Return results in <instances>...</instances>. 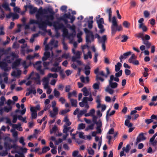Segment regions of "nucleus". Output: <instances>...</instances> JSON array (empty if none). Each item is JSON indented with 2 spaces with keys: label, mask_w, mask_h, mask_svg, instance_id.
<instances>
[{
  "label": "nucleus",
  "mask_w": 157,
  "mask_h": 157,
  "mask_svg": "<svg viewBox=\"0 0 157 157\" xmlns=\"http://www.w3.org/2000/svg\"><path fill=\"white\" fill-rule=\"evenodd\" d=\"M29 23L31 24H35L38 25L39 28L45 32H47V25L51 26L52 25V22L48 20L43 21L41 20L36 21L34 19H30Z\"/></svg>",
  "instance_id": "nucleus-1"
},
{
  "label": "nucleus",
  "mask_w": 157,
  "mask_h": 157,
  "mask_svg": "<svg viewBox=\"0 0 157 157\" xmlns=\"http://www.w3.org/2000/svg\"><path fill=\"white\" fill-rule=\"evenodd\" d=\"M20 62V59H17L12 64V68L13 69L17 70V74H16V72L15 71H13L11 73V75L14 77L19 76L21 74V71L20 70L17 69V67L19 65Z\"/></svg>",
  "instance_id": "nucleus-2"
},
{
  "label": "nucleus",
  "mask_w": 157,
  "mask_h": 157,
  "mask_svg": "<svg viewBox=\"0 0 157 157\" xmlns=\"http://www.w3.org/2000/svg\"><path fill=\"white\" fill-rule=\"evenodd\" d=\"M37 13L36 15V18L37 20H42V17L40 16L43 14H47L48 13H51L52 12V9L51 8H48L47 9H42V7H40L38 10L37 12Z\"/></svg>",
  "instance_id": "nucleus-3"
},
{
  "label": "nucleus",
  "mask_w": 157,
  "mask_h": 157,
  "mask_svg": "<svg viewBox=\"0 0 157 157\" xmlns=\"http://www.w3.org/2000/svg\"><path fill=\"white\" fill-rule=\"evenodd\" d=\"M84 31L86 34V42L90 43L94 40V35L93 32L88 30L87 28L84 29Z\"/></svg>",
  "instance_id": "nucleus-4"
},
{
  "label": "nucleus",
  "mask_w": 157,
  "mask_h": 157,
  "mask_svg": "<svg viewBox=\"0 0 157 157\" xmlns=\"http://www.w3.org/2000/svg\"><path fill=\"white\" fill-rule=\"evenodd\" d=\"M67 19H69L71 20V23H73L75 19V17L74 16H71L70 13H65L62 17L59 18V20L60 21H64L65 24H67L68 23V21Z\"/></svg>",
  "instance_id": "nucleus-5"
},
{
  "label": "nucleus",
  "mask_w": 157,
  "mask_h": 157,
  "mask_svg": "<svg viewBox=\"0 0 157 157\" xmlns=\"http://www.w3.org/2000/svg\"><path fill=\"white\" fill-rule=\"evenodd\" d=\"M0 67L5 71H8L10 69V67H8V64L6 62H0Z\"/></svg>",
  "instance_id": "nucleus-6"
},
{
  "label": "nucleus",
  "mask_w": 157,
  "mask_h": 157,
  "mask_svg": "<svg viewBox=\"0 0 157 157\" xmlns=\"http://www.w3.org/2000/svg\"><path fill=\"white\" fill-rule=\"evenodd\" d=\"M24 7L27 9L29 8L30 9L29 13L31 14H33L37 11V8L36 7H33L32 5H26Z\"/></svg>",
  "instance_id": "nucleus-7"
},
{
  "label": "nucleus",
  "mask_w": 157,
  "mask_h": 157,
  "mask_svg": "<svg viewBox=\"0 0 157 157\" xmlns=\"http://www.w3.org/2000/svg\"><path fill=\"white\" fill-rule=\"evenodd\" d=\"M146 139V138L144 136V133L143 132H141L140 133L139 135L137 136L135 144L137 145L140 142Z\"/></svg>",
  "instance_id": "nucleus-8"
},
{
  "label": "nucleus",
  "mask_w": 157,
  "mask_h": 157,
  "mask_svg": "<svg viewBox=\"0 0 157 157\" xmlns=\"http://www.w3.org/2000/svg\"><path fill=\"white\" fill-rule=\"evenodd\" d=\"M58 28V29H63V34L66 36L68 34V32L64 25L62 23L59 24Z\"/></svg>",
  "instance_id": "nucleus-9"
},
{
  "label": "nucleus",
  "mask_w": 157,
  "mask_h": 157,
  "mask_svg": "<svg viewBox=\"0 0 157 157\" xmlns=\"http://www.w3.org/2000/svg\"><path fill=\"white\" fill-rule=\"evenodd\" d=\"M131 54V52L129 51L124 53L123 55H121L119 59H120V62H122V60L125 59L128 57Z\"/></svg>",
  "instance_id": "nucleus-10"
},
{
  "label": "nucleus",
  "mask_w": 157,
  "mask_h": 157,
  "mask_svg": "<svg viewBox=\"0 0 157 157\" xmlns=\"http://www.w3.org/2000/svg\"><path fill=\"white\" fill-rule=\"evenodd\" d=\"M12 132H13V137L15 138V139L14 140H13L11 139L10 138H8V140L10 142H16L17 140V131L14 130L13 131L12 130Z\"/></svg>",
  "instance_id": "nucleus-11"
},
{
  "label": "nucleus",
  "mask_w": 157,
  "mask_h": 157,
  "mask_svg": "<svg viewBox=\"0 0 157 157\" xmlns=\"http://www.w3.org/2000/svg\"><path fill=\"white\" fill-rule=\"evenodd\" d=\"M50 56V53L49 52H45L44 53V56L42 57V59L43 61L47 60Z\"/></svg>",
  "instance_id": "nucleus-12"
},
{
  "label": "nucleus",
  "mask_w": 157,
  "mask_h": 157,
  "mask_svg": "<svg viewBox=\"0 0 157 157\" xmlns=\"http://www.w3.org/2000/svg\"><path fill=\"white\" fill-rule=\"evenodd\" d=\"M109 87L112 89H115L118 86V84L116 82H113V81H112L110 80H109Z\"/></svg>",
  "instance_id": "nucleus-13"
},
{
  "label": "nucleus",
  "mask_w": 157,
  "mask_h": 157,
  "mask_svg": "<svg viewBox=\"0 0 157 157\" xmlns=\"http://www.w3.org/2000/svg\"><path fill=\"white\" fill-rule=\"evenodd\" d=\"M21 124L20 123H18L17 124H13L12 127L14 128L17 129L20 131H22V128L21 127Z\"/></svg>",
  "instance_id": "nucleus-14"
},
{
  "label": "nucleus",
  "mask_w": 157,
  "mask_h": 157,
  "mask_svg": "<svg viewBox=\"0 0 157 157\" xmlns=\"http://www.w3.org/2000/svg\"><path fill=\"white\" fill-rule=\"evenodd\" d=\"M52 12L51 13H50L51 14L49 15H47L45 16V17L47 18V20H48H48L49 19L51 20H53L54 19V15L55 13L53 11V10L52 9Z\"/></svg>",
  "instance_id": "nucleus-15"
},
{
  "label": "nucleus",
  "mask_w": 157,
  "mask_h": 157,
  "mask_svg": "<svg viewBox=\"0 0 157 157\" xmlns=\"http://www.w3.org/2000/svg\"><path fill=\"white\" fill-rule=\"evenodd\" d=\"M30 111L32 112L31 117L32 119H36L37 117V111H34L33 108L30 109Z\"/></svg>",
  "instance_id": "nucleus-16"
},
{
  "label": "nucleus",
  "mask_w": 157,
  "mask_h": 157,
  "mask_svg": "<svg viewBox=\"0 0 157 157\" xmlns=\"http://www.w3.org/2000/svg\"><path fill=\"white\" fill-rule=\"evenodd\" d=\"M105 91L110 94H113L114 92V90L112 89V88H110L109 86H107L105 90Z\"/></svg>",
  "instance_id": "nucleus-17"
},
{
  "label": "nucleus",
  "mask_w": 157,
  "mask_h": 157,
  "mask_svg": "<svg viewBox=\"0 0 157 157\" xmlns=\"http://www.w3.org/2000/svg\"><path fill=\"white\" fill-rule=\"evenodd\" d=\"M107 13L109 14V22L111 21V17L112 16V10L111 8H108L106 11Z\"/></svg>",
  "instance_id": "nucleus-18"
},
{
  "label": "nucleus",
  "mask_w": 157,
  "mask_h": 157,
  "mask_svg": "<svg viewBox=\"0 0 157 157\" xmlns=\"http://www.w3.org/2000/svg\"><path fill=\"white\" fill-rule=\"evenodd\" d=\"M81 91L83 92V94L85 96H87L89 95V92L86 87L83 88L82 89Z\"/></svg>",
  "instance_id": "nucleus-19"
},
{
  "label": "nucleus",
  "mask_w": 157,
  "mask_h": 157,
  "mask_svg": "<svg viewBox=\"0 0 157 157\" xmlns=\"http://www.w3.org/2000/svg\"><path fill=\"white\" fill-rule=\"evenodd\" d=\"M122 67V64L119 62H118L117 64L115 65V71L116 72H118L119 71L121 67Z\"/></svg>",
  "instance_id": "nucleus-20"
},
{
  "label": "nucleus",
  "mask_w": 157,
  "mask_h": 157,
  "mask_svg": "<svg viewBox=\"0 0 157 157\" xmlns=\"http://www.w3.org/2000/svg\"><path fill=\"white\" fill-rule=\"evenodd\" d=\"M143 43L145 45L147 49H149L151 45V43L147 40L143 41Z\"/></svg>",
  "instance_id": "nucleus-21"
},
{
  "label": "nucleus",
  "mask_w": 157,
  "mask_h": 157,
  "mask_svg": "<svg viewBox=\"0 0 157 157\" xmlns=\"http://www.w3.org/2000/svg\"><path fill=\"white\" fill-rule=\"evenodd\" d=\"M63 121L65 122L64 125L66 126H69L71 124V123L69 121V119L67 116L64 117Z\"/></svg>",
  "instance_id": "nucleus-22"
},
{
  "label": "nucleus",
  "mask_w": 157,
  "mask_h": 157,
  "mask_svg": "<svg viewBox=\"0 0 157 157\" xmlns=\"http://www.w3.org/2000/svg\"><path fill=\"white\" fill-rule=\"evenodd\" d=\"M98 27L99 29H100L99 32L100 33H102L104 32L105 31V29L104 28V26L102 24H98Z\"/></svg>",
  "instance_id": "nucleus-23"
},
{
  "label": "nucleus",
  "mask_w": 157,
  "mask_h": 157,
  "mask_svg": "<svg viewBox=\"0 0 157 157\" xmlns=\"http://www.w3.org/2000/svg\"><path fill=\"white\" fill-rule=\"evenodd\" d=\"M70 101L72 106L74 107H76L77 106V101L76 100L73 99H70Z\"/></svg>",
  "instance_id": "nucleus-24"
},
{
  "label": "nucleus",
  "mask_w": 157,
  "mask_h": 157,
  "mask_svg": "<svg viewBox=\"0 0 157 157\" xmlns=\"http://www.w3.org/2000/svg\"><path fill=\"white\" fill-rule=\"evenodd\" d=\"M41 63L42 62L41 61H39L36 62L35 63V65H37L36 67V69L38 71L41 69Z\"/></svg>",
  "instance_id": "nucleus-25"
},
{
  "label": "nucleus",
  "mask_w": 157,
  "mask_h": 157,
  "mask_svg": "<svg viewBox=\"0 0 157 157\" xmlns=\"http://www.w3.org/2000/svg\"><path fill=\"white\" fill-rule=\"evenodd\" d=\"M110 109H109L107 112L106 113V119L107 121H108V119L107 118V117L108 116H111L112 115H113L115 113V110H113L109 114V112L110 110Z\"/></svg>",
  "instance_id": "nucleus-26"
},
{
  "label": "nucleus",
  "mask_w": 157,
  "mask_h": 157,
  "mask_svg": "<svg viewBox=\"0 0 157 157\" xmlns=\"http://www.w3.org/2000/svg\"><path fill=\"white\" fill-rule=\"evenodd\" d=\"M2 6L5 8V10L7 11H10L11 9L9 7V6L8 3H5L2 5Z\"/></svg>",
  "instance_id": "nucleus-27"
},
{
  "label": "nucleus",
  "mask_w": 157,
  "mask_h": 157,
  "mask_svg": "<svg viewBox=\"0 0 157 157\" xmlns=\"http://www.w3.org/2000/svg\"><path fill=\"white\" fill-rule=\"evenodd\" d=\"M86 112V109L80 110L77 114V117L78 118L81 117L83 115L85 114Z\"/></svg>",
  "instance_id": "nucleus-28"
},
{
  "label": "nucleus",
  "mask_w": 157,
  "mask_h": 157,
  "mask_svg": "<svg viewBox=\"0 0 157 157\" xmlns=\"http://www.w3.org/2000/svg\"><path fill=\"white\" fill-rule=\"evenodd\" d=\"M58 77V75L56 73L52 74L49 73L48 75V78H57Z\"/></svg>",
  "instance_id": "nucleus-29"
},
{
  "label": "nucleus",
  "mask_w": 157,
  "mask_h": 157,
  "mask_svg": "<svg viewBox=\"0 0 157 157\" xmlns=\"http://www.w3.org/2000/svg\"><path fill=\"white\" fill-rule=\"evenodd\" d=\"M109 80L112 81H113V80H114L115 81H116L117 82H118L119 81V79L118 77H114L113 75H111L110 76Z\"/></svg>",
  "instance_id": "nucleus-30"
},
{
  "label": "nucleus",
  "mask_w": 157,
  "mask_h": 157,
  "mask_svg": "<svg viewBox=\"0 0 157 157\" xmlns=\"http://www.w3.org/2000/svg\"><path fill=\"white\" fill-rule=\"evenodd\" d=\"M130 145L128 144L126 145V147H124L122 148V150L125 152L128 153L129 152L130 149Z\"/></svg>",
  "instance_id": "nucleus-31"
},
{
  "label": "nucleus",
  "mask_w": 157,
  "mask_h": 157,
  "mask_svg": "<svg viewBox=\"0 0 157 157\" xmlns=\"http://www.w3.org/2000/svg\"><path fill=\"white\" fill-rule=\"evenodd\" d=\"M10 144L8 143L7 142H5L4 144V146L6 151L11 149V146L10 145Z\"/></svg>",
  "instance_id": "nucleus-32"
},
{
  "label": "nucleus",
  "mask_w": 157,
  "mask_h": 157,
  "mask_svg": "<svg viewBox=\"0 0 157 157\" xmlns=\"http://www.w3.org/2000/svg\"><path fill=\"white\" fill-rule=\"evenodd\" d=\"M12 109V107L11 105L9 106L8 107L5 106L3 108L4 111L6 113H8L11 111Z\"/></svg>",
  "instance_id": "nucleus-33"
},
{
  "label": "nucleus",
  "mask_w": 157,
  "mask_h": 157,
  "mask_svg": "<svg viewBox=\"0 0 157 157\" xmlns=\"http://www.w3.org/2000/svg\"><path fill=\"white\" fill-rule=\"evenodd\" d=\"M107 40V36L106 35L103 36L100 40V42L101 43H105Z\"/></svg>",
  "instance_id": "nucleus-34"
},
{
  "label": "nucleus",
  "mask_w": 157,
  "mask_h": 157,
  "mask_svg": "<svg viewBox=\"0 0 157 157\" xmlns=\"http://www.w3.org/2000/svg\"><path fill=\"white\" fill-rule=\"evenodd\" d=\"M112 26H115V27L117 26V24L116 21V18L115 16H113L112 18Z\"/></svg>",
  "instance_id": "nucleus-35"
},
{
  "label": "nucleus",
  "mask_w": 157,
  "mask_h": 157,
  "mask_svg": "<svg viewBox=\"0 0 157 157\" xmlns=\"http://www.w3.org/2000/svg\"><path fill=\"white\" fill-rule=\"evenodd\" d=\"M82 34V32L80 31L79 33H78L77 34V36L78 39V42H80L82 41V39L81 38V36Z\"/></svg>",
  "instance_id": "nucleus-36"
},
{
  "label": "nucleus",
  "mask_w": 157,
  "mask_h": 157,
  "mask_svg": "<svg viewBox=\"0 0 157 157\" xmlns=\"http://www.w3.org/2000/svg\"><path fill=\"white\" fill-rule=\"evenodd\" d=\"M50 150V148L49 147L45 146L43 147L42 149V153H44Z\"/></svg>",
  "instance_id": "nucleus-37"
},
{
  "label": "nucleus",
  "mask_w": 157,
  "mask_h": 157,
  "mask_svg": "<svg viewBox=\"0 0 157 157\" xmlns=\"http://www.w3.org/2000/svg\"><path fill=\"white\" fill-rule=\"evenodd\" d=\"M136 57L135 56V55L134 54H132L131 56L129 58L128 61L130 63H131L133 61L132 60L136 59Z\"/></svg>",
  "instance_id": "nucleus-38"
},
{
  "label": "nucleus",
  "mask_w": 157,
  "mask_h": 157,
  "mask_svg": "<svg viewBox=\"0 0 157 157\" xmlns=\"http://www.w3.org/2000/svg\"><path fill=\"white\" fill-rule=\"evenodd\" d=\"M85 127L86 125L85 124L81 123L78 125V129H83L85 128Z\"/></svg>",
  "instance_id": "nucleus-39"
},
{
  "label": "nucleus",
  "mask_w": 157,
  "mask_h": 157,
  "mask_svg": "<svg viewBox=\"0 0 157 157\" xmlns=\"http://www.w3.org/2000/svg\"><path fill=\"white\" fill-rule=\"evenodd\" d=\"M100 82H98V83H96L94 84L93 86V88L95 90H98L99 88V85Z\"/></svg>",
  "instance_id": "nucleus-40"
},
{
  "label": "nucleus",
  "mask_w": 157,
  "mask_h": 157,
  "mask_svg": "<svg viewBox=\"0 0 157 157\" xmlns=\"http://www.w3.org/2000/svg\"><path fill=\"white\" fill-rule=\"evenodd\" d=\"M54 96L56 98H59L60 95V93L59 91H57L56 89H54Z\"/></svg>",
  "instance_id": "nucleus-41"
},
{
  "label": "nucleus",
  "mask_w": 157,
  "mask_h": 157,
  "mask_svg": "<svg viewBox=\"0 0 157 157\" xmlns=\"http://www.w3.org/2000/svg\"><path fill=\"white\" fill-rule=\"evenodd\" d=\"M33 108V109L34 111H37V110H39L40 109V105H37L35 107L32 106L30 108Z\"/></svg>",
  "instance_id": "nucleus-42"
},
{
  "label": "nucleus",
  "mask_w": 157,
  "mask_h": 157,
  "mask_svg": "<svg viewBox=\"0 0 157 157\" xmlns=\"http://www.w3.org/2000/svg\"><path fill=\"white\" fill-rule=\"evenodd\" d=\"M122 38L123 39L121 40L122 42H125L127 41L128 38V36L125 35H123L122 36Z\"/></svg>",
  "instance_id": "nucleus-43"
},
{
  "label": "nucleus",
  "mask_w": 157,
  "mask_h": 157,
  "mask_svg": "<svg viewBox=\"0 0 157 157\" xmlns=\"http://www.w3.org/2000/svg\"><path fill=\"white\" fill-rule=\"evenodd\" d=\"M135 36L137 37L138 38H141L142 39V38H143L144 36V34L143 33H139L138 34H136L135 35Z\"/></svg>",
  "instance_id": "nucleus-44"
},
{
  "label": "nucleus",
  "mask_w": 157,
  "mask_h": 157,
  "mask_svg": "<svg viewBox=\"0 0 157 157\" xmlns=\"http://www.w3.org/2000/svg\"><path fill=\"white\" fill-rule=\"evenodd\" d=\"M18 119L19 120L22 121L23 122H27V121H26V118H23L21 115L18 116Z\"/></svg>",
  "instance_id": "nucleus-45"
},
{
  "label": "nucleus",
  "mask_w": 157,
  "mask_h": 157,
  "mask_svg": "<svg viewBox=\"0 0 157 157\" xmlns=\"http://www.w3.org/2000/svg\"><path fill=\"white\" fill-rule=\"evenodd\" d=\"M123 26L126 28H128L130 26V23L126 21H124L123 23Z\"/></svg>",
  "instance_id": "nucleus-46"
},
{
  "label": "nucleus",
  "mask_w": 157,
  "mask_h": 157,
  "mask_svg": "<svg viewBox=\"0 0 157 157\" xmlns=\"http://www.w3.org/2000/svg\"><path fill=\"white\" fill-rule=\"evenodd\" d=\"M122 74V70H120L118 72L115 73V76L117 77H120L121 76Z\"/></svg>",
  "instance_id": "nucleus-47"
},
{
  "label": "nucleus",
  "mask_w": 157,
  "mask_h": 157,
  "mask_svg": "<svg viewBox=\"0 0 157 157\" xmlns=\"http://www.w3.org/2000/svg\"><path fill=\"white\" fill-rule=\"evenodd\" d=\"M94 125V124H91L89 125L88 127H86L85 129L87 131L89 129L93 130Z\"/></svg>",
  "instance_id": "nucleus-48"
},
{
  "label": "nucleus",
  "mask_w": 157,
  "mask_h": 157,
  "mask_svg": "<svg viewBox=\"0 0 157 157\" xmlns=\"http://www.w3.org/2000/svg\"><path fill=\"white\" fill-rule=\"evenodd\" d=\"M95 124L97 126V127L101 128L102 126V122L100 119Z\"/></svg>",
  "instance_id": "nucleus-49"
},
{
  "label": "nucleus",
  "mask_w": 157,
  "mask_h": 157,
  "mask_svg": "<svg viewBox=\"0 0 157 157\" xmlns=\"http://www.w3.org/2000/svg\"><path fill=\"white\" fill-rule=\"evenodd\" d=\"M150 39V36L147 34L145 35L144 37H143V38H142V40L143 41H144V40H148Z\"/></svg>",
  "instance_id": "nucleus-50"
},
{
  "label": "nucleus",
  "mask_w": 157,
  "mask_h": 157,
  "mask_svg": "<svg viewBox=\"0 0 157 157\" xmlns=\"http://www.w3.org/2000/svg\"><path fill=\"white\" fill-rule=\"evenodd\" d=\"M111 33L112 34H115L117 31V29L115 26H111Z\"/></svg>",
  "instance_id": "nucleus-51"
},
{
  "label": "nucleus",
  "mask_w": 157,
  "mask_h": 157,
  "mask_svg": "<svg viewBox=\"0 0 157 157\" xmlns=\"http://www.w3.org/2000/svg\"><path fill=\"white\" fill-rule=\"evenodd\" d=\"M93 21H88V27L90 29H91L93 27Z\"/></svg>",
  "instance_id": "nucleus-52"
},
{
  "label": "nucleus",
  "mask_w": 157,
  "mask_h": 157,
  "mask_svg": "<svg viewBox=\"0 0 157 157\" xmlns=\"http://www.w3.org/2000/svg\"><path fill=\"white\" fill-rule=\"evenodd\" d=\"M70 110L69 109L68 110H63L61 111L59 113V114L60 115H64L66 113L69 112Z\"/></svg>",
  "instance_id": "nucleus-53"
},
{
  "label": "nucleus",
  "mask_w": 157,
  "mask_h": 157,
  "mask_svg": "<svg viewBox=\"0 0 157 157\" xmlns=\"http://www.w3.org/2000/svg\"><path fill=\"white\" fill-rule=\"evenodd\" d=\"M144 16L145 18L148 17L150 15V13L147 10H145L144 12Z\"/></svg>",
  "instance_id": "nucleus-54"
},
{
  "label": "nucleus",
  "mask_w": 157,
  "mask_h": 157,
  "mask_svg": "<svg viewBox=\"0 0 157 157\" xmlns=\"http://www.w3.org/2000/svg\"><path fill=\"white\" fill-rule=\"evenodd\" d=\"M18 119V116L17 115H14L13 116V119L12 122L13 123H16Z\"/></svg>",
  "instance_id": "nucleus-55"
},
{
  "label": "nucleus",
  "mask_w": 157,
  "mask_h": 157,
  "mask_svg": "<svg viewBox=\"0 0 157 157\" xmlns=\"http://www.w3.org/2000/svg\"><path fill=\"white\" fill-rule=\"evenodd\" d=\"M49 63H50L49 62H45V61L43 63V65L45 69H48V68H47V67L49 65Z\"/></svg>",
  "instance_id": "nucleus-56"
},
{
  "label": "nucleus",
  "mask_w": 157,
  "mask_h": 157,
  "mask_svg": "<svg viewBox=\"0 0 157 157\" xmlns=\"http://www.w3.org/2000/svg\"><path fill=\"white\" fill-rule=\"evenodd\" d=\"M92 117H93L92 122H93V124H95L98 122L97 121L98 117L95 116H94Z\"/></svg>",
  "instance_id": "nucleus-57"
},
{
  "label": "nucleus",
  "mask_w": 157,
  "mask_h": 157,
  "mask_svg": "<svg viewBox=\"0 0 157 157\" xmlns=\"http://www.w3.org/2000/svg\"><path fill=\"white\" fill-rule=\"evenodd\" d=\"M97 24H104V19L103 18H101L98 20H97Z\"/></svg>",
  "instance_id": "nucleus-58"
},
{
  "label": "nucleus",
  "mask_w": 157,
  "mask_h": 157,
  "mask_svg": "<svg viewBox=\"0 0 157 157\" xmlns=\"http://www.w3.org/2000/svg\"><path fill=\"white\" fill-rule=\"evenodd\" d=\"M67 9V6H63L60 8V10L63 12H66Z\"/></svg>",
  "instance_id": "nucleus-59"
},
{
  "label": "nucleus",
  "mask_w": 157,
  "mask_h": 157,
  "mask_svg": "<svg viewBox=\"0 0 157 157\" xmlns=\"http://www.w3.org/2000/svg\"><path fill=\"white\" fill-rule=\"evenodd\" d=\"M88 153L90 155H93L94 154V150L91 148H90L88 150Z\"/></svg>",
  "instance_id": "nucleus-60"
},
{
  "label": "nucleus",
  "mask_w": 157,
  "mask_h": 157,
  "mask_svg": "<svg viewBox=\"0 0 157 157\" xmlns=\"http://www.w3.org/2000/svg\"><path fill=\"white\" fill-rule=\"evenodd\" d=\"M69 53L66 54L65 53L62 55L61 57L62 58H64L66 59H67L69 58Z\"/></svg>",
  "instance_id": "nucleus-61"
},
{
  "label": "nucleus",
  "mask_w": 157,
  "mask_h": 157,
  "mask_svg": "<svg viewBox=\"0 0 157 157\" xmlns=\"http://www.w3.org/2000/svg\"><path fill=\"white\" fill-rule=\"evenodd\" d=\"M71 89V86L70 85H67L65 86V91L66 92H69Z\"/></svg>",
  "instance_id": "nucleus-62"
},
{
  "label": "nucleus",
  "mask_w": 157,
  "mask_h": 157,
  "mask_svg": "<svg viewBox=\"0 0 157 157\" xmlns=\"http://www.w3.org/2000/svg\"><path fill=\"white\" fill-rule=\"evenodd\" d=\"M19 16L17 13H13L12 18L13 19H17L19 18Z\"/></svg>",
  "instance_id": "nucleus-63"
},
{
  "label": "nucleus",
  "mask_w": 157,
  "mask_h": 157,
  "mask_svg": "<svg viewBox=\"0 0 157 157\" xmlns=\"http://www.w3.org/2000/svg\"><path fill=\"white\" fill-rule=\"evenodd\" d=\"M157 136V132L155 133L152 137L151 138H150V142H152L154 140V139L156 136Z\"/></svg>",
  "instance_id": "nucleus-64"
}]
</instances>
